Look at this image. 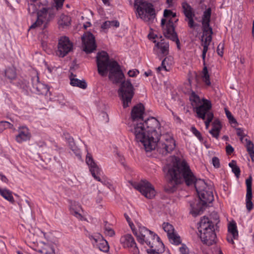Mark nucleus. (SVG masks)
<instances>
[{
    "instance_id": "nucleus-1",
    "label": "nucleus",
    "mask_w": 254,
    "mask_h": 254,
    "mask_svg": "<svg viewBox=\"0 0 254 254\" xmlns=\"http://www.w3.org/2000/svg\"><path fill=\"white\" fill-rule=\"evenodd\" d=\"M166 177L171 187L185 181L187 185H194L200 202L190 204V213L194 217L200 215L203 211L204 206L212 202L214 200L213 189L207 186L203 180H196L189 165L184 160L175 158L172 164L166 165L164 168Z\"/></svg>"
},
{
    "instance_id": "nucleus-2",
    "label": "nucleus",
    "mask_w": 254,
    "mask_h": 254,
    "mask_svg": "<svg viewBox=\"0 0 254 254\" xmlns=\"http://www.w3.org/2000/svg\"><path fill=\"white\" fill-rule=\"evenodd\" d=\"M96 62L98 73L102 76H105L109 71V78L113 83H119L124 77L118 63L115 61H110L107 52L102 51L98 53Z\"/></svg>"
},
{
    "instance_id": "nucleus-3",
    "label": "nucleus",
    "mask_w": 254,
    "mask_h": 254,
    "mask_svg": "<svg viewBox=\"0 0 254 254\" xmlns=\"http://www.w3.org/2000/svg\"><path fill=\"white\" fill-rule=\"evenodd\" d=\"M144 125L147 129L148 139L151 140L149 145L147 146L148 150H154L156 148L159 138L161 135V128L160 123L155 118L151 117L147 120H143Z\"/></svg>"
},
{
    "instance_id": "nucleus-4",
    "label": "nucleus",
    "mask_w": 254,
    "mask_h": 254,
    "mask_svg": "<svg viewBox=\"0 0 254 254\" xmlns=\"http://www.w3.org/2000/svg\"><path fill=\"white\" fill-rule=\"evenodd\" d=\"M200 238L202 242L208 245L211 246L216 243V235L214 231L213 225L208 220V218L204 216L199 223Z\"/></svg>"
},
{
    "instance_id": "nucleus-5",
    "label": "nucleus",
    "mask_w": 254,
    "mask_h": 254,
    "mask_svg": "<svg viewBox=\"0 0 254 254\" xmlns=\"http://www.w3.org/2000/svg\"><path fill=\"white\" fill-rule=\"evenodd\" d=\"M134 234L136 236L138 241L141 244L145 243L151 248L154 247V243H156L159 246L163 247V244L160 241V238L145 227H139L138 231L134 232Z\"/></svg>"
},
{
    "instance_id": "nucleus-6",
    "label": "nucleus",
    "mask_w": 254,
    "mask_h": 254,
    "mask_svg": "<svg viewBox=\"0 0 254 254\" xmlns=\"http://www.w3.org/2000/svg\"><path fill=\"white\" fill-rule=\"evenodd\" d=\"M211 9L206 10L204 12L202 19V29L203 35L201 38L203 50H207L208 47L212 41V29L210 26Z\"/></svg>"
},
{
    "instance_id": "nucleus-7",
    "label": "nucleus",
    "mask_w": 254,
    "mask_h": 254,
    "mask_svg": "<svg viewBox=\"0 0 254 254\" xmlns=\"http://www.w3.org/2000/svg\"><path fill=\"white\" fill-rule=\"evenodd\" d=\"M134 6L138 16L144 21H152L155 17V10L153 6L143 0H135Z\"/></svg>"
},
{
    "instance_id": "nucleus-8",
    "label": "nucleus",
    "mask_w": 254,
    "mask_h": 254,
    "mask_svg": "<svg viewBox=\"0 0 254 254\" xmlns=\"http://www.w3.org/2000/svg\"><path fill=\"white\" fill-rule=\"evenodd\" d=\"M130 127V131L134 134L136 141L142 144L146 151H152V150H148L146 148V145H149L151 140L148 139V133L143 121L132 123Z\"/></svg>"
},
{
    "instance_id": "nucleus-9",
    "label": "nucleus",
    "mask_w": 254,
    "mask_h": 254,
    "mask_svg": "<svg viewBox=\"0 0 254 254\" xmlns=\"http://www.w3.org/2000/svg\"><path fill=\"white\" fill-rule=\"evenodd\" d=\"M118 92L124 108L128 107L134 95V88L130 81L127 80L122 82Z\"/></svg>"
},
{
    "instance_id": "nucleus-10",
    "label": "nucleus",
    "mask_w": 254,
    "mask_h": 254,
    "mask_svg": "<svg viewBox=\"0 0 254 254\" xmlns=\"http://www.w3.org/2000/svg\"><path fill=\"white\" fill-rule=\"evenodd\" d=\"M175 147V141L172 136L166 133L160 135L156 148L160 153L166 155L174 150Z\"/></svg>"
},
{
    "instance_id": "nucleus-11",
    "label": "nucleus",
    "mask_w": 254,
    "mask_h": 254,
    "mask_svg": "<svg viewBox=\"0 0 254 254\" xmlns=\"http://www.w3.org/2000/svg\"><path fill=\"white\" fill-rule=\"evenodd\" d=\"M161 24L165 37L175 41L177 45V48L180 49V43L177 34L175 31L173 21L171 19L167 21V19L163 18L161 20Z\"/></svg>"
},
{
    "instance_id": "nucleus-12",
    "label": "nucleus",
    "mask_w": 254,
    "mask_h": 254,
    "mask_svg": "<svg viewBox=\"0 0 254 254\" xmlns=\"http://www.w3.org/2000/svg\"><path fill=\"white\" fill-rule=\"evenodd\" d=\"M131 185L147 198L152 199L156 195L154 187L146 180H141L139 183H132Z\"/></svg>"
},
{
    "instance_id": "nucleus-13",
    "label": "nucleus",
    "mask_w": 254,
    "mask_h": 254,
    "mask_svg": "<svg viewBox=\"0 0 254 254\" xmlns=\"http://www.w3.org/2000/svg\"><path fill=\"white\" fill-rule=\"evenodd\" d=\"M211 108V104L206 102L197 109V115L198 118L203 120H204L206 117L207 118V120L205 122L206 128H208L209 124L213 118V114L210 111Z\"/></svg>"
},
{
    "instance_id": "nucleus-14",
    "label": "nucleus",
    "mask_w": 254,
    "mask_h": 254,
    "mask_svg": "<svg viewBox=\"0 0 254 254\" xmlns=\"http://www.w3.org/2000/svg\"><path fill=\"white\" fill-rule=\"evenodd\" d=\"M72 49V44L68 37H61L59 40L56 54L60 57H64Z\"/></svg>"
},
{
    "instance_id": "nucleus-15",
    "label": "nucleus",
    "mask_w": 254,
    "mask_h": 254,
    "mask_svg": "<svg viewBox=\"0 0 254 254\" xmlns=\"http://www.w3.org/2000/svg\"><path fill=\"white\" fill-rule=\"evenodd\" d=\"M83 51L86 53H91L97 47L95 37L90 32L85 33L82 37Z\"/></svg>"
},
{
    "instance_id": "nucleus-16",
    "label": "nucleus",
    "mask_w": 254,
    "mask_h": 254,
    "mask_svg": "<svg viewBox=\"0 0 254 254\" xmlns=\"http://www.w3.org/2000/svg\"><path fill=\"white\" fill-rule=\"evenodd\" d=\"M182 7L183 13L186 17L185 20L188 21L189 26L190 28H194L195 26H197L198 25L195 24L193 20L195 13L191 6L187 2H183L182 3Z\"/></svg>"
},
{
    "instance_id": "nucleus-17",
    "label": "nucleus",
    "mask_w": 254,
    "mask_h": 254,
    "mask_svg": "<svg viewBox=\"0 0 254 254\" xmlns=\"http://www.w3.org/2000/svg\"><path fill=\"white\" fill-rule=\"evenodd\" d=\"M86 162L89 166L90 171L94 178L99 182H102L99 177L101 172V169L94 162L91 155L89 153L86 155Z\"/></svg>"
},
{
    "instance_id": "nucleus-18",
    "label": "nucleus",
    "mask_w": 254,
    "mask_h": 254,
    "mask_svg": "<svg viewBox=\"0 0 254 254\" xmlns=\"http://www.w3.org/2000/svg\"><path fill=\"white\" fill-rule=\"evenodd\" d=\"M164 230L167 233L169 239L171 243L178 245L181 243L180 237L174 233V228L169 223H164L162 224Z\"/></svg>"
},
{
    "instance_id": "nucleus-19",
    "label": "nucleus",
    "mask_w": 254,
    "mask_h": 254,
    "mask_svg": "<svg viewBox=\"0 0 254 254\" xmlns=\"http://www.w3.org/2000/svg\"><path fill=\"white\" fill-rule=\"evenodd\" d=\"M90 239L93 240L92 242L94 246L98 248L101 251L107 252L109 250V246L107 242L104 240L100 234L91 236Z\"/></svg>"
},
{
    "instance_id": "nucleus-20",
    "label": "nucleus",
    "mask_w": 254,
    "mask_h": 254,
    "mask_svg": "<svg viewBox=\"0 0 254 254\" xmlns=\"http://www.w3.org/2000/svg\"><path fill=\"white\" fill-rule=\"evenodd\" d=\"M55 14L50 11L45 5H42V7L37 12V18L43 24H47L48 21L54 18Z\"/></svg>"
},
{
    "instance_id": "nucleus-21",
    "label": "nucleus",
    "mask_w": 254,
    "mask_h": 254,
    "mask_svg": "<svg viewBox=\"0 0 254 254\" xmlns=\"http://www.w3.org/2000/svg\"><path fill=\"white\" fill-rule=\"evenodd\" d=\"M144 108L142 104H139L135 106L131 112L132 122H139L143 121V114Z\"/></svg>"
},
{
    "instance_id": "nucleus-22",
    "label": "nucleus",
    "mask_w": 254,
    "mask_h": 254,
    "mask_svg": "<svg viewBox=\"0 0 254 254\" xmlns=\"http://www.w3.org/2000/svg\"><path fill=\"white\" fill-rule=\"evenodd\" d=\"M169 45L164 40H161L156 43L154 50L156 51L157 55L161 59L162 57L166 56L169 54Z\"/></svg>"
},
{
    "instance_id": "nucleus-23",
    "label": "nucleus",
    "mask_w": 254,
    "mask_h": 254,
    "mask_svg": "<svg viewBox=\"0 0 254 254\" xmlns=\"http://www.w3.org/2000/svg\"><path fill=\"white\" fill-rule=\"evenodd\" d=\"M246 184L247 186L246 194V207L249 211H251L253 208V204L252 201V177L250 176L246 180Z\"/></svg>"
},
{
    "instance_id": "nucleus-24",
    "label": "nucleus",
    "mask_w": 254,
    "mask_h": 254,
    "mask_svg": "<svg viewBox=\"0 0 254 254\" xmlns=\"http://www.w3.org/2000/svg\"><path fill=\"white\" fill-rule=\"evenodd\" d=\"M228 233L227 237L228 242L232 244H234V240L238 239V231L235 223H230L228 227Z\"/></svg>"
},
{
    "instance_id": "nucleus-25",
    "label": "nucleus",
    "mask_w": 254,
    "mask_h": 254,
    "mask_svg": "<svg viewBox=\"0 0 254 254\" xmlns=\"http://www.w3.org/2000/svg\"><path fill=\"white\" fill-rule=\"evenodd\" d=\"M69 208L72 215L79 220H82L83 216L81 213L82 210L79 203L75 201H71Z\"/></svg>"
},
{
    "instance_id": "nucleus-26",
    "label": "nucleus",
    "mask_w": 254,
    "mask_h": 254,
    "mask_svg": "<svg viewBox=\"0 0 254 254\" xmlns=\"http://www.w3.org/2000/svg\"><path fill=\"white\" fill-rule=\"evenodd\" d=\"M190 100L191 102L192 106L195 108L196 113H197V109L198 107L203 105L204 103L208 102L211 104V102L205 99L200 100L199 97L194 92H192L190 96Z\"/></svg>"
},
{
    "instance_id": "nucleus-27",
    "label": "nucleus",
    "mask_w": 254,
    "mask_h": 254,
    "mask_svg": "<svg viewBox=\"0 0 254 254\" xmlns=\"http://www.w3.org/2000/svg\"><path fill=\"white\" fill-rule=\"evenodd\" d=\"M31 137L30 133L27 128L22 127L19 129V133L16 136V141L19 143H21L30 139Z\"/></svg>"
},
{
    "instance_id": "nucleus-28",
    "label": "nucleus",
    "mask_w": 254,
    "mask_h": 254,
    "mask_svg": "<svg viewBox=\"0 0 254 254\" xmlns=\"http://www.w3.org/2000/svg\"><path fill=\"white\" fill-rule=\"evenodd\" d=\"M36 251L39 254H55L52 246L45 243H40L36 248Z\"/></svg>"
},
{
    "instance_id": "nucleus-29",
    "label": "nucleus",
    "mask_w": 254,
    "mask_h": 254,
    "mask_svg": "<svg viewBox=\"0 0 254 254\" xmlns=\"http://www.w3.org/2000/svg\"><path fill=\"white\" fill-rule=\"evenodd\" d=\"M121 243L124 248L133 247L135 242L133 237L130 234H127L121 238Z\"/></svg>"
},
{
    "instance_id": "nucleus-30",
    "label": "nucleus",
    "mask_w": 254,
    "mask_h": 254,
    "mask_svg": "<svg viewBox=\"0 0 254 254\" xmlns=\"http://www.w3.org/2000/svg\"><path fill=\"white\" fill-rule=\"evenodd\" d=\"M75 75L71 73L70 76V84L73 86H77L82 89L86 88L87 85L85 80H79L77 78H75Z\"/></svg>"
},
{
    "instance_id": "nucleus-31",
    "label": "nucleus",
    "mask_w": 254,
    "mask_h": 254,
    "mask_svg": "<svg viewBox=\"0 0 254 254\" xmlns=\"http://www.w3.org/2000/svg\"><path fill=\"white\" fill-rule=\"evenodd\" d=\"M34 87L36 89L37 92L42 95H47L49 90V88L46 85L38 81L37 79V83L34 84Z\"/></svg>"
},
{
    "instance_id": "nucleus-32",
    "label": "nucleus",
    "mask_w": 254,
    "mask_h": 254,
    "mask_svg": "<svg viewBox=\"0 0 254 254\" xmlns=\"http://www.w3.org/2000/svg\"><path fill=\"white\" fill-rule=\"evenodd\" d=\"M70 21L71 19L69 17L64 14H62L58 21V24L60 27L64 28L70 25Z\"/></svg>"
},
{
    "instance_id": "nucleus-33",
    "label": "nucleus",
    "mask_w": 254,
    "mask_h": 254,
    "mask_svg": "<svg viewBox=\"0 0 254 254\" xmlns=\"http://www.w3.org/2000/svg\"><path fill=\"white\" fill-rule=\"evenodd\" d=\"M0 194L6 200L9 202H14V198L12 192L7 189H2L0 188Z\"/></svg>"
},
{
    "instance_id": "nucleus-34",
    "label": "nucleus",
    "mask_w": 254,
    "mask_h": 254,
    "mask_svg": "<svg viewBox=\"0 0 254 254\" xmlns=\"http://www.w3.org/2000/svg\"><path fill=\"white\" fill-rule=\"evenodd\" d=\"M246 141L247 142L246 147L247 151L248 152L252 160L254 161V145L253 142L248 139H246Z\"/></svg>"
},
{
    "instance_id": "nucleus-35",
    "label": "nucleus",
    "mask_w": 254,
    "mask_h": 254,
    "mask_svg": "<svg viewBox=\"0 0 254 254\" xmlns=\"http://www.w3.org/2000/svg\"><path fill=\"white\" fill-rule=\"evenodd\" d=\"M202 77L203 81L207 85H210L211 82L210 80V76L208 74V69L206 66H204L202 71Z\"/></svg>"
},
{
    "instance_id": "nucleus-36",
    "label": "nucleus",
    "mask_w": 254,
    "mask_h": 254,
    "mask_svg": "<svg viewBox=\"0 0 254 254\" xmlns=\"http://www.w3.org/2000/svg\"><path fill=\"white\" fill-rule=\"evenodd\" d=\"M120 25V23L117 20L106 21L102 25V28L108 29L112 27H118Z\"/></svg>"
},
{
    "instance_id": "nucleus-37",
    "label": "nucleus",
    "mask_w": 254,
    "mask_h": 254,
    "mask_svg": "<svg viewBox=\"0 0 254 254\" xmlns=\"http://www.w3.org/2000/svg\"><path fill=\"white\" fill-rule=\"evenodd\" d=\"M229 166L232 168V172L235 174V176L238 178L240 174V169L237 165L236 162L232 160L229 164Z\"/></svg>"
},
{
    "instance_id": "nucleus-38",
    "label": "nucleus",
    "mask_w": 254,
    "mask_h": 254,
    "mask_svg": "<svg viewBox=\"0 0 254 254\" xmlns=\"http://www.w3.org/2000/svg\"><path fill=\"white\" fill-rule=\"evenodd\" d=\"M5 76L10 79H13L16 77V73L14 67H9L5 71Z\"/></svg>"
},
{
    "instance_id": "nucleus-39",
    "label": "nucleus",
    "mask_w": 254,
    "mask_h": 254,
    "mask_svg": "<svg viewBox=\"0 0 254 254\" xmlns=\"http://www.w3.org/2000/svg\"><path fill=\"white\" fill-rule=\"evenodd\" d=\"M173 61V58L171 56H168L165 58L162 62V66L163 69L166 71H168L169 69L167 68V65H171Z\"/></svg>"
},
{
    "instance_id": "nucleus-40",
    "label": "nucleus",
    "mask_w": 254,
    "mask_h": 254,
    "mask_svg": "<svg viewBox=\"0 0 254 254\" xmlns=\"http://www.w3.org/2000/svg\"><path fill=\"white\" fill-rule=\"evenodd\" d=\"M210 217V218H208V220L210 222H211V225L214 226V224H216L219 222V217L217 212H212L211 213Z\"/></svg>"
},
{
    "instance_id": "nucleus-41",
    "label": "nucleus",
    "mask_w": 254,
    "mask_h": 254,
    "mask_svg": "<svg viewBox=\"0 0 254 254\" xmlns=\"http://www.w3.org/2000/svg\"><path fill=\"white\" fill-rule=\"evenodd\" d=\"M41 8L40 6H39L38 8L36 5L34 3H30L29 4L28 10L29 12L31 14H34L35 13H37V12Z\"/></svg>"
},
{
    "instance_id": "nucleus-42",
    "label": "nucleus",
    "mask_w": 254,
    "mask_h": 254,
    "mask_svg": "<svg viewBox=\"0 0 254 254\" xmlns=\"http://www.w3.org/2000/svg\"><path fill=\"white\" fill-rule=\"evenodd\" d=\"M12 125L7 122H0V131H2L3 129L7 128H11Z\"/></svg>"
},
{
    "instance_id": "nucleus-43",
    "label": "nucleus",
    "mask_w": 254,
    "mask_h": 254,
    "mask_svg": "<svg viewBox=\"0 0 254 254\" xmlns=\"http://www.w3.org/2000/svg\"><path fill=\"white\" fill-rule=\"evenodd\" d=\"M213 127L212 129L220 131L221 128L220 122L218 120H215L212 123Z\"/></svg>"
},
{
    "instance_id": "nucleus-44",
    "label": "nucleus",
    "mask_w": 254,
    "mask_h": 254,
    "mask_svg": "<svg viewBox=\"0 0 254 254\" xmlns=\"http://www.w3.org/2000/svg\"><path fill=\"white\" fill-rule=\"evenodd\" d=\"M225 111L226 115L227 117L229 120V121L232 123H236V121L233 117V116L232 115L231 112L227 110L226 108H225Z\"/></svg>"
},
{
    "instance_id": "nucleus-45",
    "label": "nucleus",
    "mask_w": 254,
    "mask_h": 254,
    "mask_svg": "<svg viewBox=\"0 0 254 254\" xmlns=\"http://www.w3.org/2000/svg\"><path fill=\"white\" fill-rule=\"evenodd\" d=\"M224 50V44L220 43L217 46V53L218 55L221 57L223 56Z\"/></svg>"
},
{
    "instance_id": "nucleus-46",
    "label": "nucleus",
    "mask_w": 254,
    "mask_h": 254,
    "mask_svg": "<svg viewBox=\"0 0 254 254\" xmlns=\"http://www.w3.org/2000/svg\"><path fill=\"white\" fill-rule=\"evenodd\" d=\"M191 130L192 133L200 140L202 139L200 132L197 130L195 127H191Z\"/></svg>"
},
{
    "instance_id": "nucleus-47",
    "label": "nucleus",
    "mask_w": 254,
    "mask_h": 254,
    "mask_svg": "<svg viewBox=\"0 0 254 254\" xmlns=\"http://www.w3.org/2000/svg\"><path fill=\"white\" fill-rule=\"evenodd\" d=\"M105 234L110 237H113L115 233L113 229L109 227H106L105 230Z\"/></svg>"
},
{
    "instance_id": "nucleus-48",
    "label": "nucleus",
    "mask_w": 254,
    "mask_h": 254,
    "mask_svg": "<svg viewBox=\"0 0 254 254\" xmlns=\"http://www.w3.org/2000/svg\"><path fill=\"white\" fill-rule=\"evenodd\" d=\"M179 251L182 254H189V249L185 245H182L180 248Z\"/></svg>"
},
{
    "instance_id": "nucleus-49",
    "label": "nucleus",
    "mask_w": 254,
    "mask_h": 254,
    "mask_svg": "<svg viewBox=\"0 0 254 254\" xmlns=\"http://www.w3.org/2000/svg\"><path fill=\"white\" fill-rule=\"evenodd\" d=\"M54 1L56 4L55 6L57 10H59L62 7L64 0H54Z\"/></svg>"
},
{
    "instance_id": "nucleus-50",
    "label": "nucleus",
    "mask_w": 254,
    "mask_h": 254,
    "mask_svg": "<svg viewBox=\"0 0 254 254\" xmlns=\"http://www.w3.org/2000/svg\"><path fill=\"white\" fill-rule=\"evenodd\" d=\"M160 247L162 248V250H160L158 249L157 251L156 249L147 250V252L150 254H160V253H161L162 251H163L164 246L163 247Z\"/></svg>"
},
{
    "instance_id": "nucleus-51",
    "label": "nucleus",
    "mask_w": 254,
    "mask_h": 254,
    "mask_svg": "<svg viewBox=\"0 0 254 254\" xmlns=\"http://www.w3.org/2000/svg\"><path fill=\"white\" fill-rule=\"evenodd\" d=\"M212 164L214 167L218 168L220 167V162L219 159L216 157L212 158Z\"/></svg>"
},
{
    "instance_id": "nucleus-52",
    "label": "nucleus",
    "mask_w": 254,
    "mask_h": 254,
    "mask_svg": "<svg viewBox=\"0 0 254 254\" xmlns=\"http://www.w3.org/2000/svg\"><path fill=\"white\" fill-rule=\"evenodd\" d=\"M43 23L37 18L36 21L33 23L30 27V29L35 28L36 27L41 26Z\"/></svg>"
},
{
    "instance_id": "nucleus-53",
    "label": "nucleus",
    "mask_w": 254,
    "mask_h": 254,
    "mask_svg": "<svg viewBox=\"0 0 254 254\" xmlns=\"http://www.w3.org/2000/svg\"><path fill=\"white\" fill-rule=\"evenodd\" d=\"M172 11L171 10L165 9L164 11V16L166 18H171Z\"/></svg>"
},
{
    "instance_id": "nucleus-54",
    "label": "nucleus",
    "mask_w": 254,
    "mask_h": 254,
    "mask_svg": "<svg viewBox=\"0 0 254 254\" xmlns=\"http://www.w3.org/2000/svg\"><path fill=\"white\" fill-rule=\"evenodd\" d=\"M226 151L228 154H231L234 151V148L230 144H228L226 146Z\"/></svg>"
},
{
    "instance_id": "nucleus-55",
    "label": "nucleus",
    "mask_w": 254,
    "mask_h": 254,
    "mask_svg": "<svg viewBox=\"0 0 254 254\" xmlns=\"http://www.w3.org/2000/svg\"><path fill=\"white\" fill-rule=\"evenodd\" d=\"M219 132L220 131H216V130H213V129H211L210 130H209V133L210 134H212V135L215 137L216 138H218V136H219Z\"/></svg>"
},
{
    "instance_id": "nucleus-56",
    "label": "nucleus",
    "mask_w": 254,
    "mask_h": 254,
    "mask_svg": "<svg viewBox=\"0 0 254 254\" xmlns=\"http://www.w3.org/2000/svg\"><path fill=\"white\" fill-rule=\"evenodd\" d=\"M139 73L137 70H129L128 72V74L130 77H134Z\"/></svg>"
},
{
    "instance_id": "nucleus-57",
    "label": "nucleus",
    "mask_w": 254,
    "mask_h": 254,
    "mask_svg": "<svg viewBox=\"0 0 254 254\" xmlns=\"http://www.w3.org/2000/svg\"><path fill=\"white\" fill-rule=\"evenodd\" d=\"M130 248H132L131 253L133 254H139V251L138 248L136 246V244H135V246L133 247H130Z\"/></svg>"
},
{
    "instance_id": "nucleus-58",
    "label": "nucleus",
    "mask_w": 254,
    "mask_h": 254,
    "mask_svg": "<svg viewBox=\"0 0 254 254\" xmlns=\"http://www.w3.org/2000/svg\"><path fill=\"white\" fill-rule=\"evenodd\" d=\"M207 52V50H202V58L203 60V64L204 66H206L205 59L206 54Z\"/></svg>"
},
{
    "instance_id": "nucleus-59",
    "label": "nucleus",
    "mask_w": 254,
    "mask_h": 254,
    "mask_svg": "<svg viewBox=\"0 0 254 254\" xmlns=\"http://www.w3.org/2000/svg\"><path fill=\"white\" fill-rule=\"evenodd\" d=\"M0 179L2 182L5 183H7L8 182V179L2 174H0Z\"/></svg>"
},
{
    "instance_id": "nucleus-60",
    "label": "nucleus",
    "mask_w": 254,
    "mask_h": 254,
    "mask_svg": "<svg viewBox=\"0 0 254 254\" xmlns=\"http://www.w3.org/2000/svg\"><path fill=\"white\" fill-rule=\"evenodd\" d=\"M237 134L240 137H244V136L243 130L240 128L237 129Z\"/></svg>"
},
{
    "instance_id": "nucleus-61",
    "label": "nucleus",
    "mask_w": 254,
    "mask_h": 254,
    "mask_svg": "<svg viewBox=\"0 0 254 254\" xmlns=\"http://www.w3.org/2000/svg\"><path fill=\"white\" fill-rule=\"evenodd\" d=\"M125 217H126V218L127 221L129 223V225L130 227L132 229V226H133V224L130 222V218H129V217L127 215H125Z\"/></svg>"
},
{
    "instance_id": "nucleus-62",
    "label": "nucleus",
    "mask_w": 254,
    "mask_h": 254,
    "mask_svg": "<svg viewBox=\"0 0 254 254\" xmlns=\"http://www.w3.org/2000/svg\"><path fill=\"white\" fill-rule=\"evenodd\" d=\"M144 74L146 76H148L149 75H151V71L145 72Z\"/></svg>"
},
{
    "instance_id": "nucleus-63",
    "label": "nucleus",
    "mask_w": 254,
    "mask_h": 254,
    "mask_svg": "<svg viewBox=\"0 0 254 254\" xmlns=\"http://www.w3.org/2000/svg\"><path fill=\"white\" fill-rule=\"evenodd\" d=\"M171 17H175L176 16V14L175 13H173V12H172V13L171 14Z\"/></svg>"
},
{
    "instance_id": "nucleus-64",
    "label": "nucleus",
    "mask_w": 254,
    "mask_h": 254,
    "mask_svg": "<svg viewBox=\"0 0 254 254\" xmlns=\"http://www.w3.org/2000/svg\"><path fill=\"white\" fill-rule=\"evenodd\" d=\"M87 24H88V25H84V27L85 29H86L87 27L89 26L90 25V22H88Z\"/></svg>"
}]
</instances>
